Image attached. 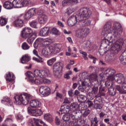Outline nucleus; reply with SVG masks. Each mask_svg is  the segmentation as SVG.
<instances>
[{
  "label": "nucleus",
  "instance_id": "1",
  "mask_svg": "<svg viewBox=\"0 0 126 126\" xmlns=\"http://www.w3.org/2000/svg\"><path fill=\"white\" fill-rule=\"evenodd\" d=\"M111 29L112 23L108 21L105 23L102 30L104 37V43L108 46H111L113 44V42L111 41L113 38L112 35L115 37H117V36H121L123 33V28L120 23H115L112 30Z\"/></svg>",
  "mask_w": 126,
  "mask_h": 126
},
{
  "label": "nucleus",
  "instance_id": "2",
  "mask_svg": "<svg viewBox=\"0 0 126 126\" xmlns=\"http://www.w3.org/2000/svg\"><path fill=\"white\" fill-rule=\"evenodd\" d=\"M116 73V70L113 68H108L104 71V74L107 77V80L109 81H113L115 80L117 83H122L123 81H125V76L122 74Z\"/></svg>",
  "mask_w": 126,
  "mask_h": 126
},
{
  "label": "nucleus",
  "instance_id": "3",
  "mask_svg": "<svg viewBox=\"0 0 126 126\" xmlns=\"http://www.w3.org/2000/svg\"><path fill=\"white\" fill-rule=\"evenodd\" d=\"M35 76L36 77H40L42 78V83L49 84L51 82V80L46 78L50 76L51 73L49 69H45L44 70H35L34 71Z\"/></svg>",
  "mask_w": 126,
  "mask_h": 126
},
{
  "label": "nucleus",
  "instance_id": "4",
  "mask_svg": "<svg viewBox=\"0 0 126 126\" xmlns=\"http://www.w3.org/2000/svg\"><path fill=\"white\" fill-rule=\"evenodd\" d=\"M32 97L31 94H25L16 95L15 100L19 105H21L22 104L23 105H27L29 103L30 99H32Z\"/></svg>",
  "mask_w": 126,
  "mask_h": 126
},
{
  "label": "nucleus",
  "instance_id": "5",
  "mask_svg": "<svg viewBox=\"0 0 126 126\" xmlns=\"http://www.w3.org/2000/svg\"><path fill=\"white\" fill-rule=\"evenodd\" d=\"M92 15V11L87 8H82L80 9V15L78 16L79 21H82L84 19H88Z\"/></svg>",
  "mask_w": 126,
  "mask_h": 126
},
{
  "label": "nucleus",
  "instance_id": "6",
  "mask_svg": "<svg viewBox=\"0 0 126 126\" xmlns=\"http://www.w3.org/2000/svg\"><path fill=\"white\" fill-rule=\"evenodd\" d=\"M25 75L29 78V79L31 82L32 83H35V84L40 85L43 83V79L40 78V79H37L34 77L33 73L30 71H27L25 73Z\"/></svg>",
  "mask_w": 126,
  "mask_h": 126
},
{
  "label": "nucleus",
  "instance_id": "7",
  "mask_svg": "<svg viewBox=\"0 0 126 126\" xmlns=\"http://www.w3.org/2000/svg\"><path fill=\"white\" fill-rule=\"evenodd\" d=\"M90 33V30L87 28H80L76 31V37L83 39Z\"/></svg>",
  "mask_w": 126,
  "mask_h": 126
},
{
  "label": "nucleus",
  "instance_id": "8",
  "mask_svg": "<svg viewBox=\"0 0 126 126\" xmlns=\"http://www.w3.org/2000/svg\"><path fill=\"white\" fill-rule=\"evenodd\" d=\"M13 4L16 8H21L27 6L29 4V1L27 0H14Z\"/></svg>",
  "mask_w": 126,
  "mask_h": 126
},
{
  "label": "nucleus",
  "instance_id": "9",
  "mask_svg": "<svg viewBox=\"0 0 126 126\" xmlns=\"http://www.w3.org/2000/svg\"><path fill=\"white\" fill-rule=\"evenodd\" d=\"M21 36L23 38L26 39L27 38H32L33 36V31L29 27L24 28L22 31Z\"/></svg>",
  "mask_w": 126,
  "mask_h": 126
},
{
  "label": "nucleus",
  "instance_id": "10",
  "mask_svg": "<svg viewBox=\"0 0 126 126\" xmlns=\"http://www.w3.org/2000/svg\"><path fill=\"white\" fill-rule=\"evenodd\" d=\"M39 92L45 97L51 94V89L47 86H42L39 88Z\"/></svg>",
  "mask_w": 126,
  "mask_h": 126
},
{
  "label": "nucleus",
  "instance_id": "11",
  "mask_svg": "<svg viewBox=\"0 0 126 126\" xmlns=\"http://www.w3.org/2000/svg\"><path fill=\"white\" fill-rule=\"evenodd\" d=\"M95 98L94 101V108L101 110L102 109V97L98 96V95H95Z\"/></svg>",
  "mask_w": 126,
  "mask_h": 126
},
{
  "label": "nucleus",
  "instance_id": "12",
  "mask_svg": "<svg viewBox=\"0 0 126 126\" xmlns=\"http://www.w3.org/2000/svg\"><path fill=\"white\" fill-rule=\"evenodd\" d=\"M78 21H79L78 20V16L72 15L69 18L67 21L68 25L71 27L74 26L77 23Z\"/></svg>",
  "mask_w": 126,
  "mask_h": 126
},
{
  "label": "nucleus",
  "instance_id": "13",
  "mask_svg": "<svg viewBox=\"0 0 126 126\" xmlns=\"http://www.w3.org/2000/svg\"><path fill=\"white\" fill-rule=\"evenodd\" d=\"M28 112L32 116L34 117H39V116H41L43 114L41 109L32 110L30 107H28Z\"/></svg>",
  "mask_w": 126,
  "mask_h": 126
},
{
  "label": "nucleus",
  "instance_id": "14",
  "mask_svg": "<svg viewBox=\"0 0 126 126\" xmlns=\"http://www.w3.org/2000/svg\"><path fill=\"white\" fill-rule=\"evenodd\" d=\"M121 49H122L121 44L115 42L111 47L110 50L114 51L113 53L116 54H118V53L121 51Z\"/></svg>",
  "mask_w": 126,
  "mask_h": 126
},
{
  "label": "nucleus",
  "instance_id": "15",
  "mask_svg": "<svg viewBox=\"0 0 126 126\" xmlns=\"http://www.w3.org/2000/svg\"><path fill=\"white\" fill-rule=\"evenodd\" d=\"M122 88L120 86H117L116 89L119 91L120 94H126V82H124L122 85Z\"/></svg>",
  "mask_w": 126,
  "mask_h": 126
},
{
  "label": "nucleus",
  "instance_id": "16",
  "mask_svg": "<svg viewBox=\"0 0 126 126\" xmlns=\"http://www.w3.org/2000/svg\"><path fill=\"white\" fill-rule=\"evenodd\" d=\"M50 53L52 54H58L60 52V49L58 48V45H50L48 47Z\"/></svg>",
  "mask_w": 126,
  "mask_h": 126
},
{
  "label": "nucleus",
  "instance_id": "17",
  "mask_svg": "<svg viewBox=\"0 0 126 126\" xmlns=\"http://www.w3.org/2000/svg\"><path fill=\"white\" fill-rule=\"evenodd\" d=\"M30 106L32 108H40L41 107V102L37 99H32L30 101Z\"/></svg>",
  "mask_w": 126,
  "mask_h": 126
},
{
  "label": "nucleus",
  "instance_id": "18",
  "mask_svg": "<svg viewBox=\"0 0 126 126\" xmlns=\"http://www.w3.org/2000/svg\"><path fill=\"white\" fill-rule=\"evenodd\" d=\"M62 66L60 65V64L58 63H56L54 64L53 66V72L54 75L56 76H58V73H59L60 70H62Z\"/></svg>",
  "mask_w": 126,
  "mask_h": 126
},
{
  "label": "nucleus",
  "instance_id": "19",
  "mask_svg": "<svg viewBox=\"0 0 126 126\" xmlns=\"http://www.w3.org/2000/svg\"><path fill=\"white\" fill-rule=\"evenodd\" d=\"M50 32V29L48 27L43 28L39 32V35L41 37H46L49 35V33Z\"/></svg>",
  "mask_w": 126,
  "mask_h": 126
},
{
  "label": "nucleus",
  "instance_id": "20",
  "mask_svg": "<svg viewBox=\"0 0 126 126\" xmlns=\"http://www.w3.org/2000/svg\"><path fill=\"white\" fill-rule=\"evenodd\" d=\"M24 23V22L22 19L18 18L13 22V26L14 27H22Z\"/></svg>",
  "mask_w": 126,
  "mask_h": 126
},
{
  "label": "nucleus",
  "instance_id": "21",
  "mask_svg": "<svg viewBox=\"0 0 126 126\" xmlns=\"http://www.w3.org/2000/svg\"><path fill=\"white\" fill-rule=\"evenodd\" d=\"M5 78L7 81H12L15 79V76L12 72H9L5 74Z\"/></svg>",
  "mask_w": 126,
  "mask_h": 126
},
{
  "label": "nucleus",
  "instance_id": "22",
  "mask_svg": "<svg viewBox=\"0 0 126 126\" xmlns=\"http://www.w3.org/2000/svg\"><path fill=\"white\" fill-rule=\"evenodd\" d=\"M38 21L41 24H44L48 21V16L47 15L41 14L39 15Z\"/></svg>",
  "mask_w": 126,
  "mask_h": 126
},
{
  "label": "nucleus",
  "instance_id": "23",
  "mask_svg": "<svg viewBox=\"0 0 126 126\" xmlns=\"http://www.w3.org/2000/svg\"><path fill=\"white\" fill-rule=\"evenodd\" d=\"M60 111L63 114H70V106L68 105H63L61 107Z\"/></svg>",
  "mask_w": 126,
  "mask_h": 126
},
{
  "label": "nucleus",
  "instance_id": "24",
  "mask_svg": "<svg viewBox=\"0 0 126 126\" xmlns=\"http://www.w3.org/2000/svg\"><path fill=\"white\" fill-rule=\"evenodd\" d=\"M13 6V3H12V2L9 1H5L3 4V7L6 9H12Z\"/></svg>",
  "mask_w": 126,
  "mask_h": 126
},
{
  "label": "nucleus",
  "instance_id": "25",
  "mask_svg": "<svg viewBox=\"0 0 126 126\" xmlns=\"http://www.w3.org/2000/svg\"><path fill=\"white\" fill-rule=\"evenodd\" d=\"M120 61L124 65L126 64V51L124 52L120 56Z\"/></svg>",
  "mask_w": 126,
  "mask_h": 126
},
{
  "label": "nucleus",
  "instance_id": "26",
  "mask_svg": "<svg viewBox=\"0 0 126 126\" xmlns=\"http://www.w3.org/2000/svg\"><path fill=\"white\" fill-rule=\"evenodd\" d=\"M30 60H31L30 56H28L27 54H26L21 58V63H28Z\"/></svg>",
  "mask_w": 126,
  "mask_h": 126
},
{
  "label": "nucleus",
  "instance_id": "27",
  "mask_svg": "<svg viewBox=\"0 0 126 126\" xmlns=\"http://www.w3.org/2000/svg\"><path fill=\"white\" fill-rule=\"evenodd\" d=\"M77 99L80 103H82L83 102H85L86 100H87V98L86 97V96L83 95V94H79L77 96Z\"/></svg>",
  "mask_w": 126,
  "mask_h": 126
},
{
  "label": "nucleus",
  "instance_id": "28",
  "mask_svg": "<svg viewBox=\"0 0 126 126\" xmlns=\"http://www.w3.org/2000/svg\"><path fill=\"white\" fill-rule=\"evenodd\" d=\"M7 24V19L2 16L0 17V26H5Z\"/></svg>",
  "mask_w": 126,
  "mask_h": 126
},
{
  "label": "nucleus",
  "instance_id": "29",
  "mask_svg": "<svg viewBox=\"0 0 126 126\" xmlns=\"http://www.w3.org/2000/svg\"><path fill=\"white\" fill-rule=\"evenodd\" d=\"M1 103H7L9 106H12V102L10 98L7 96H5L3 99L1 100Z\"/></svg>",
  "mask_w": 126,
  "mask_h": 126
},
{
  "label": "nucleus",
  "instance_id": "30",
  "mask_svg": "<svg viewBox=\"0 0 126 126\" xmlns=\"http://www.w3.org/2000/svg\"><path fill=\"white\" fill-rule=\"evenodd\" d=\"M70 107L73 111H76L79 108V105L77 102H73L70 104Z\"/></svg>",
  "mask_w": 126,
  "mask_h": 126
},
{
  "label": "nucleus",
  "instance_id": "31",
  "mask_svg": "<svg viewBox=\"0 0 126 126\" xmlns=\"http://www.w3.org/2000/svg\"><path fill=\"white\" fill-rule=\"evenodd\" d=\"M44 118L46 121H47V122H53V121H54L53 116L51 114H46L44 115Z\"/></svg>",
  "mask_w": 126,
  "mask_h": 126
},
{
  "label": "nucleus",
  "instance_id": "32",
  "mask_svg": "<svg viewBox=\"0 0 126 126\" xmlns=\"http://www.w3.org/2000/svg\"><path fill=\"white\" fill-rule=\"evenodd\" d=\"M42 54L44 57H47L50 54V51L49 50L48 47H44L42 51Z\"/></svg>",
  "mask_w": 126,
  "mask_h": 126
},
{
  "label": "nucleus",
  "instance_id": "33",
  "mask_svg": "<svg viewBox=\"0 0 126 126\" xmlns=\"http://www.w3.org/2000/svg\"><path fill=\"white\" fill-rule=\"evenodd\" d=\"M84 48L85 50H87L89 52H90V51L92 50V48H91V44L89 42H87L86 43L84 44Z\"/></svg>",
  "mask_w": 126,
  "mask_h": 126
},
{
  "label": "nucleus",
  "instance_id": "34",
  "mask_svg": "<svg viewBox=\"0 0 126 126\" xmlns=\"http://www.w3.org/2000/svg\"><path fill=\"white\" fill-rule=\"evenodd\" d=\"M90 78V77L89 76L86 79H84V81L82 83V86H86V85H88L89 83H91V80Z\"/></svg>",
  "mask_w": 126,
  "mask_h": 126
},
{
  "label": "nucleus",
  "instance_id": "35",
  "mask_svg": "<svg viewBox=\"0 0 126 126\" xmlns=\"http://www.w3.org/2000/svg\"><path fill=\"white\" fill-rule=\"evenodd\" d=\"M78 120L76 118H75V115H72L70 114V123H72L73 124H76Z\"/></svg>",
  "mask_w": 126,
  "mask_h": 126
},
{
  "label": "nucleus",
  "instance_id": "36",
  "mask_svg": "<svg viewBox=\"0 0 126 126\" xmlns=\"http://www.w3.org/2000/svg\"><path fill=\"white\" fill-rule=\"evenodd\" d=\"M108 93L111 96H115L117 92H116V89H114V88H112L108 89Z\"/></svg>",
  "mask_w": 126,
  "mask_h": 126
},
{
  "label": "nucleus",
  "instance_id": "37",
  "mask_svg": "<svg viewBox=\"0 0 126 126\" xmlns=\"http://www.w3.org/2000/svg\"><path fill=\"white\" fill-rule=\"evenodd\" d=\"M51 34H54V35H60V31L56 28H53L50 30Z\"/></svg>",
  "mask_w": 126,
  "mask_h": 126
},
{
  "label": "nucleus",
  "instance_id": "38",
  "mask_svg": "<svg viewBox=\"0 0 126 126\" xmlns=\"http://www.w3.org/2000/svg\"><path fill=\"white\" fill-rule=\"evenodd\" d=\"M98 123H99V121L97 117H94L91 123V126H98Z\"/></svg>",
  "mask_w": 126,
  "mask_h": 126
},
{
  "label": "nucleus",
  "instance_id": "39",
  "mask_svg": "<svg viewBox=\"0 0 126 126\" xmlns=\"http://www.w3.org/2000/svg\"><path fill=\"white\" fill-rule=\"evenodd\" d=\"M83 23L84 26H89L91 25V21L88 19H84L83 21Z\"/></svg>",
  "mask_w": 126,
  "mask_h": 126
},
{
  "label": "nucleus",
  "instance_id": "40",
  "mask_svg": "<svg viewBox=\"0 0 126 126\" xmlns=\"http://www.w3.org/2000/svg\"><path fill=\"white\" fill-rule=\"evenodd\" d=\"M64 3H67L69 2V3H74V4H77L79 2V0H65L63 1Z\"/></svg>",
  "mask_w": 126,
  "mask_h": 126
},
{
  "label": "nucleus",
  "instance_id": "41",
  "mask_svg": "<svg viewBox=\"0 0 126 126\" xmlns=\"http://www.w3.org/2000/svg\"><path fill=\"white\" fill-rule=\"evenodd\" d=\"M63 119L65 122H68L70 120V114H65L63 115Z\"/></svg>",
  "mask_w": 126,
  "mask_h": 126
},
{
  "label": "nucleus",
  "instance_id": "42",
  "mask_svg": "<svg viewBox=\"0 0 126 126\" xmlns=\"http://www.w3.org/2000/svg\"><path fill=\"white\" fill-rule=\"evenodd\" d=\"M57 61V59L56 58H52L49 60L47 61V64L49 66H52L53 64H54V63Z\"/></svg>",
  "mask_w": 126,
  "mask_h": 126
},
{
  "label": "nucleus",
  "instance_id": "43",
  "mask_svg": "<svg viewBox=\"0 0 126 126\" xmlns=\"http://www.w3.org/2000/svg\"><path fill=\"white\" fill-rule=\"evenodd\" d=\"M28 12L32 16H32H34V15L36 14V9H35V8H32L29 9Z\"/></svg>",
  "mask_w": 126,
  "mask_h": 126
},
{
  "label": "nucleus",
  "instance_id": "44",
  "mask_svg": "<svg viewBox=\"0 0 126 126\" xmlns=\"http://www.w3.org/2000/svg\"><path fill=\"white\" fill-rule=\"evenodd\" d=\"M22 49H23V50H29V49H30V46H29V45H28L27 43L24 42L22 44Z\"/></svg>",
  "mask_w": 126,
  "mask_h": 126
},
{
  "label": "nucleus",
  "instance_id": "45",
  "mask_svg": "<svg viewBox=\"0 0 126 126\" xmlns=\"http://www.w3.org/2000/svg\"><path fill=\"white\" fill-rule=\"evenodd\" d=\"M79 53L80 54H81V55H83V58H84V59L86 60V61H88V57H87L88 54L87 53L84 52L83 51L80 50L79 51Z\"/></svg>",
  "mask_w": 126,
  "mask_h": 126
},
{
  "label": "nucleus",
  "instance_id": "46",
  "mask_svg": "<svg viewBox=\"0 0 126 126\" xmlns=\"http://www.w3.org/2000/svg\"><path fill=\"white\" fill-rule=\"evenodd\" d=\"M105 85L108 89H110V88H113V83L111 81H107L105 82Z\"/></svg>",
  "mask_w": 126,
  "mask_h": 126
},
{
  "label": "nucleus",
  "instance_id": "47",
  "mask_svg": "<svg viewBox=\"0 0 126 126\" xmlns=\"http://www.w3.org/2000/svg\"><path fill=\"white\" fill-rule=\"evenodd\" d=\"M90 78L91 79V81H92V82H95V81H98V78H97V76L95 75H92L90 77Z\"/></svg>",
  "mask_w": 126,
  "mask_h": 126
},
{
  "label": "nucleus",
  "instance_id": "48",
  "mask_svg": "<svg viewBox=\"0 0 126 126\" xmlns=\"http://www.w3.org/2000/svg\"><path fill=\"white\" fill-rule=\"evenodd\" d=\"M32 17V16L28 12H27L24 16L25 20H29L30 18Z\"/></svg>",
  "mask_w": 126,
  "mask_h": 126
},
{
  "label": "nucleus",
  "instance_id": "49",
  "mask_svg": "<svg viewBox=\"0 0 126 126\" xmlns=\"http://www.w3.org/2000/svg\"><path fill=\"white\" fill-rule=\"evenodd\" d=\"M70 114L73 116H75V117L80 118V116H79V115H80V113L76 110H75V111H73Z\"/></svg>",
  "mask_w": 126,
  "mask_h": 126
},
{
  "label": "nucleus",
  "instance_id": "50",
  "mask_svg": "<svg viewBox=\"0 0 126 126\" xmlns=\"http://www.w3.org/2000/svg\"><path fill=\"white\" fill-rule=\"evenodd\" d=\"M73 12V9L72 8H68L66 10V13L67 15H70Z\"/></svg>",
  "mask_w": 126,
  "mask_h": 126
},
{
  "label": "nucleus",
  "instance_id": "51",
  "mask_svg": "<svg viewBox=\"0 0 126 126\" xmlns=\"http://www.w3.org/2000/svg\"><path fill=\"white\" fill-rule=\"evenodd\" d=\"M43 41L44 43H46V45H49L50 43H52V39H51L50 38H46L45 39H44L43 40Z\"/></svg>",
  "mask_w": 126,
  "mask_h": 126
},
{
  "label": "nucleus",
  "instance_id": "52",
  "mask_svg": "<svg viewBox=\"0 0 126 126\" xmlns=\"http://www.w3.org/2000/svg\"><path fill=\"white\" fill-rule=\"evenodd\" d=\"M98 87H94L93 88L92 91V94H94V95L98 93Z\"/></svg>",
  "mask_w": 126,
  "mask_h": 126
},
{
  "label": "nucleus",
  "instance_id": "53",
  "mask_svg": "<svg viewBox=\"0 0 126 126\" xmlns=\"http://www.w3.org/2000/svg\"><path fill=\"white\" fill-rule=\"evenodd\" d=\"M71 73H72L71 71H69L65 73V74L64 75V78H66V79H69V78H70V77L69 76V75H70Z\"/></svg>",
  "mask_w": 126,
  "mask_h": 126
},
{
  "label": "nucleus",
  "instance_id": "54",
  "mask_svg": "<svg viewBox=\"0 0 126 126\" xmlns=\"http://www.w3.org/2000/svg\"><path fill=\"white\" fill-rule=\"evenodd\" d=\"M88 77H89L88 73H87V72H84L82 73V78L83 80L85 79Z\"/></svg>",
  "mask_w": 126,
  "mask_h": 126
},
{
  "label": "nucleus",
  "instance_id": "55",
  "mask_svg": "<svg viewBox=\"0 0 126 126\" xmlns=\"http://www.w3.org/2000/svg\"><path fill=\"white\" fill-rule=\"evenodd\" d=\"M89 114H90V110L89 109H87L86 110H85L83 116V117H87V116H88V115H89Z\"/></svg>",
  "mask_w": 126,
  "mask_h": 126
},
{
  "label": "nucleus",
  "instance_id": "56",
  "mask_svg": "<svg viewBox=\"0 0 126 126\" xmlns=\"http://www.w3.org/2000/svg\"><path fill=\"white\" fill-rule=\"evenodd\" d=\"M28 39H27V42L30 44V45H32V44H33V41H34V39H33L31 37H27Z\"/></svg>",
  "mask_w": 126,
  "mask_h": 126
},
{
  "label": "nucleus",
  "instance_id": "57",
  "mask_svg": "<svg viewBox=\"0 0 126 126\" xmlns=\"http://www.w3.org/2000/svg\"><path fill=\"white\" fill-rule=\"evenodd\" d=\"M30 25L31 27L32 28H35L36 29L37 28V22H32L30 24Z\"/></svg>",
  "mask_w": 126,
  "mask_h": 126
},
{
  "label": "nucleus",
  "instance_id": "58",
  "mask_svg": "<svg viewBox=\"0 0 126 126\" xmlns=\"http://www.w3.org/2000/svg\"><path fill=\"white\" fill-rule=\"evenodd\" d=\"M38 45H39V39H36L33 43V47L35 49H37V48H38Z\"/></svg>",
  "mask_w": 126,
  "mask_h": 126
},
{
  "label": "nucleus",
  "instance_id": "59",
  "mask_svg": "<svg viewBox=\"0 0 126 126\" xmlns=\"http://www.w3.org/2000/svg\"><path fill=\"white\" fill-rule=\"evenodd\" d=\"M33 54H34L35 55V56L37 57V58H39V59H42V58L41 57H40V56H39V55H38V52L37 51V50L34 49L33 50Z\"/></svg>",
  "mask_w": 126,
  "mask_h": 126
},
{
  "label": "nucleus",
  "instance_id": "60",
  "mask_svg": "<svg viewBox=\"0 0 126 126\" xmlns=\"http://www.w3.org/2000/svg\"><path fill=\"white\" fill-rule=\"evenodd\" d=\"M68 94L69 97H73V90H70L68 92Z\"/></svg>",
  "mask_w": 126,
  "mask_h": 126
},
{
  "label": "nucleus",
  "instance_id": "61",
  "mask_svg": "<svg viewBox=\"0 0 126 126\" xmlns=\"http://www.w3.org/2000/svg\"><path fill=\"white\" fill-rule=\"evenodd\" d=\"M70 101L68 100V98L66 97L64 99L63 104H69Z\"/></svg>",
  "mask_w": 126,
  "mask_h": 126
},
{
  "label": "nucleus",
  "instance_id": "62",
  "mask_svg": "<svg viewBox=\"0 0 126 126\" xmlns=\"http://www.w3.org/2000/svg\"><path fill=\"white\" fill-rule=\"evenodd\" d=\"M88 107H92L94 105L93 102H92L91 100H88L87 101Z\"/></svg>",
  "mask_w": 126,
  "mask_h": 126
},
{
  "label": "nucleus",
  "instance_id": "63",
  "mask_svg": "<svg viewBox=\"0 0 126 126\" xmlns=\"http://www.w3.org/2000/svg\"><path fill=\"white\" fill-rule=\"evenodd\" d=\"M28 123L29 124L30 126H34V123H33V120L31 119H30L29 120Z\"/></svg>",
  "mask_w": 126,
  "mask_h": 126
},
{
  "label": "nucleus",
  "instance_id": "64",
  "mask_svg": "<svg viewBox=\"0 0 126 126\" xmlns=\"http://www.w3.org/2000/svg\"><path fill=\"white\" fill-rule=\"evenodd\" d=\"M78 89L80 92H84V88L82 86L78 87Z\"/></svg>",
  "mask_w": 126,
  "mask_h": 126
}]
</instances>
